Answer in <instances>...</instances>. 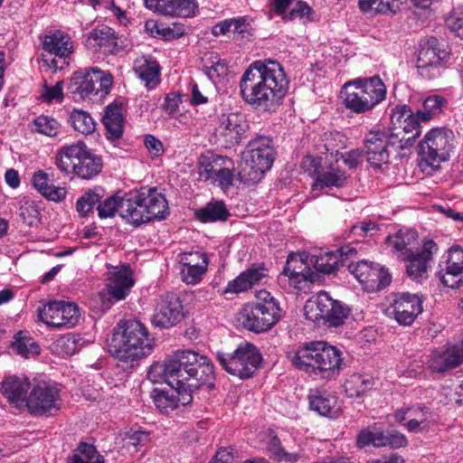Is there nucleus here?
I'll return each instance as SVG.
<instances>
[{
    "mask_svg": "<svg viewBox=\"0 0 463 463\" xmlns=\"http://www.w3.org/2000/svg\"><path fill=\"white\" fill-rule=\"evenodd\" d=\"M139 202L147 210L148 217L153 219H165L168 214V204L165 195L155 187H142L137 193Z\"/></svg>",
    "mask_w": 463,
    "mask_h": 463,
    "instance_id": "26",
    "label": "nucleus"
},
{
    "mask_svg": "<svg viewBox=\"0 0 463 463\" xmlns=\"http://www.w3.org/2000/svg\"><path fill=\"white\" fill-rule=\"evenodd\" d=\"M155 340L138 320L120 321L114 328L109 351L123 362H136L152 354Z\"/></svg>",
    "mask_w": 463,
    "mask_h": 463,
    "instance_id": "4",
    "label": "nucleus"
},
{
    "mask_svg": "<svg viewBox=\"0 0 463 463\" xmlns=\"http://www.w3.org/2000/svg\"><path fill=\"white\" fill-rule=\"evenodd\" d=\"M32 183L34 188L50 201L61 202L66 197V189L53 185L48 175L42 170L33 174Z\"/></svg>",
    "mask_w": 463,
    "mask_h": 463,
    "instance_id": "36",
    "label": "nucleus"
},
{
    "mask_svg": "<svg viewBox=\"0 0 463 463\" xmlns=\"http://www.w3.org/2000/svg\"><path fill=\"white\" fill-rule=\"evenodd\" d=\"M256 303L253 305L272 327L283 317V310L279 307V301L264 289L256 293Z\"/></svg>",
    "mask_w": 463,
    "mask_h": 463,
    "instance_id": "31",
    "label": "nucleus"
},
{
    "mask_svg": "<svg viewBox=\"0 0 463 463\" xmlns=\"http://www.w3.org/2000/svg\"><path fill=\"white\" fill-rule=\"evenodd\" d=\"M415 239L416 232L413 231L407 232H399L393 237H389L388 241L390 247L398 253V257L403 259L406 255L412 252L409 246Z\"/></svg>",
    "mask_w": 463,
    "mask_h": 463,
    "instance_id": "49",
    "label": "nucleus"
},
{
    "mask_svg": "<svg viewBox=\"0 0 463 463\" xmlns=\"http://www.w3.org/2000/svg\"><path fill=\"white\" fill-rule=\"evenodd\" d=\"M449 58L439 39L430 37L420 44L416 68L423 79L434 80L442 75Z\"/></svg>",
    "mask_w": 463,
    "mask_h": 463,
    "instance_id": "12",
    "label": "nucleus"
},
{
    "mask_svg": "<svg viewBox=\"0 0 463 463\" xmlns=\"http://www.w3.org/2000/svg\"><path fill=\"white\" fill-rule=\"evenodd\" d=\"M248 127V123L241 114L231 113L221 117L218 130L227 141L232 144H238L247 131Z\"/></svg>",
    "mask_w": 463,
    "mask_h": 463,
    "instance_id": "29",
    "label": "nucleus"
},
{
    "mask_svg": "<svg viewBox=\"0 0 463 463\" xmlns=\"http://www.w3.org/2000/svg\"><path fill=\"white\" fill-rule=\"evenodd\" d=\"M463 273V249L459 246H453L448 251L445 261V268L437 273L440 282L451 288H458L463 280L458 278Z\"/></svg>",
    "mask_w": 463,
    "mask_h": 463,
    "instance_id": "23",
    "label": "nucleus"
},
{
    "mask_svg": "<svg viewBox=\"0 0 463 463\" xmlns=\"http://www.w3.org/2000/svg\"><path fill=\"white\" fill-rule=\"evenodd\" d=\"M454 133L446 128L430 129L419 144L421 166L424 165L436 169L441 162L449 159L454 147Z\"/></svg>",
    "mask_w": 463,
    "mask_h": 463,
    "instance_id": "10",
    "label": "nucleus"
},
{
    "mask_svg": "<svg viewBox=\"0 0 463 463\" xmlns=\"http://www.w3.org/2000/svg\"><path fill=\"white\" fill-rule=\"evenodd\" d=\"M179 263L181 265L190 266H208V257L205 253L200 251L184 252L179 255Z\"/></svg>",
    "mask_w": 463,
    "mask_h": 463,
    "instance_id": "63",
    "label": "nucleus"
},
{
    "mask_svg": "<svg viewBox=\"0 0 463 463\" xmlns=\"http://www.w3.org/2000/svg\"><path fill=\"white\" fill-rule=\"evenodd\" d=\"M385 140H387V146L398 150L410 148L413 146V136H408L402 133L396 126L391 132H385Z\"/></svg>",
    "mask_w": 463,
    "mask_h": 463,
    "instance_id": "54",
    "label": "nucleus"
},
{
    "mask_svg": "<svg viewBox=\"0 0 463 463\" xmlns=\"http://www.w3.org/2000/svg\"><path fill=\"white\" fill-rule=\"evenodd\" d=\"M346 178L347 175L345 171L341 170L338 166L330 165L326 170L323 171L322 173H317L312 188L314 190L317 187H341L344 185Z\"/></svg>",
    "mask_w": 463,
    "mask_h": 463,
    "instance_id": "41",
    "label": "nucleus"
},
{
    "mask_svg": "<svg viewBox=\"0 0 463 463\" xmlns=\"http://www.w3.org/2000/svg\"><path fill=\"white\" fill-rule=\"evenodd\" d=\"M125 199L118 195L108 197L97 207L99 216L100 218H109L114 216L116 213H118L120 215L121 202L125 201Z\"/></svg>",
    "mask_w": 463,
    "mask_h": 463,
    "instance_id": "58",
    "label": "nucleus"
},
{
    "mask_svg": "<svg viewBox=\"0 0 463 463\" xmlns=\"http://www.w3.org/2000/svg\"><path fill=\"white\" fill-rule=\"evenodd\" d=\"M80 340L75 335H65L56 341V349L64 355H72L80 350Z\"/></svg>",
    "mask_w": 463,
    "mask_h": 463,
    "instance_id": "59",
    "label": "nucleus"
},
{
    "mask_svg": "<svg viewBox=\"0 0 463 463\" xmlns=\"http://www.w3.org/2000/svg\"><path fill=\"white\" fill-rule=\"evenodd\" d=\"M39 317L50 327H72L79 322L80 312L73 302L53 300L39 310Z\"/></svg>",
    "mask_w": 463,
    "mask_h": 463,
    "instance_id": "13",
    "label": "nucleus"
},
{
    "mask_svg": "<svg viewBox=\"0 0 463 463\" xmlns=\"http://www.w3.org/2000/svg\"><path fill=\"white\" fill-rule=\"evenodd\" d=\"M288 80L281 65L275 61H256L243 72L240 94L255 109L268 111L285 96Z\"/></svg>",
    "mask_w": 463,
    "mask_h": 463,
    "instance_id": "2",
    "label": "nucleus"
},
{
    "mask_svg": "<svg viewBox=\"0 0 463 463\" xmlns=\"http://www.w3.org/2000/svg\"><path fill=\"white\" fill-rule=\"evenodd\" d=\"M283 274L289 279H296L298 281L305 280L314 282L318 275L306 266L300 254L289 255L287 264L284 267Z\"/></svg>",
    "mask_w": 463,
    "mask_h": 463,
    "instance_id": "37",
    "label": "nucleus"
},
{
    "mask_svg": "<svg viewBox=\"0 0 463 463\" xmlns=\"http://www.w3.org/2000/svg\"><path fill=\"white\" fill-rule=\"evenodd\" d=\"M374 383V379L372 376L354 373L346 382L345 388L346 392H350V396L359 397L370 391Z\"/></svg>",
    "mask_w": 463,
    "mask_h": 463,
    "instance_id": "47",
    "label": "nucleus"
},
{
    "mask_svg": "<svg viewBox=\"0 0 463 463\" xmlns=\"http://www.w3.org/2000/svg\"><path fill=\"white\" fill-rule=\"evenodd\" d=\"M239 320L244 328L254 333L264 332L271 328L253 304L243 307Z\"/></svg>",
    "mask_w": 463,
    "mask_h": 463,
    "instance_id": "40",
    "label": "nucleus"
},
{
    "mask_svg": "<svg viewBox=\"0 0 463 463\" xmlns=\"http://www.w3.org/2000/svg\"><path fill=\"white\" fill-rule=\"evenodd\" d=\"M445 100L438 95L430 96L423 101V110H418L421 115V121L427 122L432 117L439 114L442 110Z\"/></svg>",
    "mask_w": 463,
    "mask_h": 463,
    "instance_id": "57",
    "label": "nucleus"
},
{
    "mask_svg": "<svg viewBox=\"0 0 463 463\" xmlns=\"http://www.w3.org/2000/svg\"><path fill=\"white\" fill-rule=\"evenodd\" d=\"M274 159L272 139L265 136L256 137L249 142L242 152L238 179L247 185L258 184L270 169Z\"/></svg>",
    "mask_w": 463,
    "mask_h": 463,
    "instance_id": "5",
    "label": "nucleus"
},
{
    "mask_svg": "<svg viewBox=\"0 0 463 463\" xmlns=\"http://www.w3.org/2000/svg\"><path fill=\"white\" fill-rule=\"evenodd\" d=\"M133 285L132 271L128 265L109 267L106 288L109 299H125Z\"/></svg>",
    "mask_w": 463,
    "mask_h": 463,
    "instance_id": "20",
    "label": "nucleus"
},
{
    "mask_svg": "<svg viewBox=\"0 0 463 463\" xmlns=\"http://www.w3.org/2000/svg\"><path fill=\"white\" fill-rule=\"evenodd\" d=\"M67 461L68 463H104L95 447L83 442L79 445L72 455L68 457Z\"/></svg>",
    "mask_w": 463,
    "mask_h": 463,
    "instance_id": "45",
    "label": "nucleus"
},
{
    "mask_svg": "<svg viewBox=\"0 0 463 463\" xmlns=\"http://www.w3.org/2000/svg\"><path fill=\"white\" fill-rule=\"evenodd\" d=\"M55 165L61 172L72 173L82 179L98 175L102 167L100 158L93 155L83 142L62 146L56 155Z\"/></svg>",
    "mask_w": 463,
    "mask_h": 463,
    "instance_id": "7",
    "label": "nucleus"
},
{
    "mask_svg": "<svg viewBox=\"0 0 463 463\" xmlns=\"http://www.w3.org/2000/svg\"><path fill=\"white\" fill-rule=\"evenodd\" d=\"M304 312L307 319L318 326L337 327L348 317L350 309L327 292L319 291L306 302Z\"/></svg>",
    "mask_w": 463,
    "mask_h": 463,
    "instance_id": "8",
    "label": "nucleus"
},
{
    "mask_svg": "<svg viewBox=\"0 0 463 463\" xmlns=\"http://www.w3.org/2000/svg\"><path fill=\"white\" fill-rule=\"evenodd\" d=\"M134 70L138 77L146 82V86L154 89L159 82V65L156 61L142 57L136 60Z\"/></svg>",
    "mask_w": 463,
    "mask_h": 463,
    "instance_id": "39",
    "label": "nucleus"
},
{
    "mask_svg": "<svg viewBox=\"0 0 463 463\" xmlns=\"http://www.w3.org/2000/svg\"><path fill=\"white\" fill-rule=\"evenodd\" d=\"M393 418L398 422L407 420L403 425L412 433L429 431L437 424L436 414L421 405L399 409L393 413Z\"/></svg>",
    "mask_w": 463,
    "mask_h": 463,
    "instance_id": "18",
    "label": "nucleus"
},
{
    "mask_svg": "<svg viewBox=\"0 0 463 463\" xmlns=\"http://www.w3.org/2000/svg\"><path fill=\"white\" fill-rule=\"evenodd\" d=\"M268 277L267 269L263 266H252L242 271L234 279L229 281L225 293L239 294L245 292Z\"/></svg>",
    "mask_w": 463,
    "mask_h": 463,
    "instance_id": "27",
    "label": "nucleus"
},
{
    "mask_svg": "<svg viewBox=\"0 0 463 463\" xmlns=\"http://www.w3.org/2000/svg\"><path fill=\"white\" fill-rule=\"evenodd\" d=\"M11 347L15 354L24 358L34 356L40 353L37 343L31 337L24 336L22 332L14 335Z\"/></svg>",
    "mask_w": 463,
    "mask_h": 463,
    "instance_id": "46",
    "label": "nucleus"
},
{
    "mask_svg": "<svg viewBox=\"0 0 463 463\" xmlns=\"http://www.w3.org/2000/svg\"><path fill=\"white\" fill-rule=\"evenodd\" d=\"M228 167H233V162L230 157L212 155L200 159L198 173L205 181L211 182L224 169L228 170Z\"/></svg>",
    "mask_w": 463,
    "mask_h": 463,
    "instance_id": "34",
    "label": "nucleus"
},
{
    "mask_svg": "<svg viewBox=\"0 0 463 463\" xmlns=\"http://www.w3.org/2000/svg\"><path fill=\"white\" fill-rule=\"evenodd\" d=\"M437 250V244L430 240L424 242L420 250L412 251L406 255L402 260L406 262L407 275L412 279L426 278L430 262Z\"/></svg>",
    "mask_w": 463,
    "mask_h": 463,
    "instance_id": "21",
    "label": "nucleus"
},
{
    "mask_svg": "<svg viewBox=\"0 0 463 463\" xmlns=\"http://www.w3.org/2000/svg\"><path fill=\"white\" fill-rule=\"evenodd\" d=\"M25 406L33 415H51L60 410V391L45 383L32 388Z\"/></svg>",
    "mask_w": 463,
    "mask_h": 463,
    "instance_id": "15",
    "label": "nucleus"
},
{
    "mask_svg": "<svg viewBox=\"0 0 463 463\" xmlns=\"http://www.w3.org/2000/svg\"><path fill=\"white\" fill-rule=\"evenodd\" d=\"M310 261L317 271L329 274L334 272L341 265L338 255L335 252H325L318 256L313 255Z\"/></svg>",
    "mask_w": 463,
    "mask_h": 463,
    "instance_id": "48",
    "label": "nucleus"
},
{
    "mask_svg": "<svg viewBox=\"0 0 463 463\" xmlns=\"http://www.w3.org/2000/svg\"><path fill=\"white\" fill-rule=\"evenodd\" d=\"M35 131L47 137H56L61 124L53 118L41 115L33 120Z\"/></svg>",
    "mask_w": 463,
    "mask_h": 463,
    "instance_id": "56",
    "label": "nucleus"
},
{
    "mask_svg": "<svg viewBox=\"0 0 463 463\" xmlns=\"http://www.w3.org/2000/svg\"><path fill=\"white\" fill-rule=\"evenodd\" d=\"M126 444L128 448L134 449L135 452L140 450L142 447H146L150 441V433L142 430H131L125 434Z\"/></svg>",
    "mask_w": 463,
    "mask_h": 463,
    "instance_id": "61",
    "label": "nucleus"
},
{
    "mask_svg": "<svg viewBox=\"0 0 463 463\" xmlns=\"http://www.w3.org/2000/svg\"><path fill=\"white\" fill-rule=\"evenodd\" d=\"M346 137L340 132L325 133L318 145L319 153L330 156L337 163L341 150L346 147Z\"/></svg>",
    "mask_w": 463,
    "mask_h": 463,
    "instance_id": "38",
    "label": "nucleus"
},
{
    "mask_svg": "<svg viewBox=\"0 0 463 463\" xmlns=\"http://www.w3.org/2000/svg\"><path fill=\"white\" fill-rule=\"evenodd\" d=\"M146 211L143 203L139 202L137 194H135L121 202L120 217L135 226H138L150 222Z\"/></svg>",
    "mask_w": 463,
    "mask_h": 463,
    "instance_id": "35",
    "label": "nucleus"
},
{
    "mask_svg": "<svg viewBox=\"0 0 463 463\" xmlns=\"http://www.w3.org/2000/svg\"><path fill=\"white\" fill-rule=\"evenodd\" d=\"M182 269L180 270L181 279L182 280L189 285H194L199 283L203 276L206 273L208 266H190L187 265H181Z\"/></svg>",
    "mask_w": 463,
    "mask_h": 463,
    "instance_id": "60",
    "label": "nucleus"
},
{
    "mask_svg": "<svg viewBox=\"0 0 463 463\" xmlns=\"http://www.w3.org/2000/svg\"><path fill=\"white\" fill-rule=\"evenodd\" d=\"M266 451L270 458L277 461H286L288 463L298 462L302 456L298 453H288L281 446L279 439L275 435H270L266 444Z\"/></svg>",
    "mask_w": 463,
    "mask_h": 463,
    "instance_id": "43",
    "label": "nucleus"
},
{
    "mask_svg": "<svg viewBox=\"0 0 463 463\" xmlns=\"http://www.w3.org/2000/svg\"><path fill=\"white\" fill-rule=\"evenodd\" d=\"M386 86L379 76L345 82L341 90L345 107L361 114L372 110L386 98Z\"/></svg>",
    "mask_w": 463,
    "mask_h": 463,
    "instance_id": "6",
    "label": "nucleus"
},
{
    "mask_svg": "<svg viewBox=\"0 0 463 463\" xmlns=\"http://www.w3.org/2000/svg\"><path fill=\"white\" fill-rule=\"evenodd\" d=\"M421 312V299L418 295L409 292L395 295L390 307V313L393 316V318L403 326L411 325Z\"/></svg>",
    "mask_w": 463,
    "mask_h": 463,
    "instance_id": "19",
    "label": "nucleus"
},
{
    "mask_svg": "<svg viewBox=\"0 0 463 463\" xmlns=\"http://www.w3.org/2000/svg\"><path fill=\"white\" fill-rule=\"evenodd\" d=\"M146 8L165 16L190 17L194 15L197 2H145Z\"/></svg>",
    "mask_w": 463,
    "mask_h": 463,
    "instance_id": "30",
    "label": "nucleus"
},
{
    "mask_svg": "<svg viewBox=\"0 0 463 463\" xmlns=\"http://www.w3.org/2000/svg\"><path fill=\"white\" fill-rule=\"evenodd\" d=\"M70 121L73 128L83 135H90L95 130V121L86 111L74 109L71 113Z\"/></svg>",
    "mask_w": 463,
    "mask_h": 463,
    "instance_id": "52",
    "label": "nucleus"
},
{
    "mask_svg": "<svg viewBox=\"0 0 463 463\" xmlns=\"http://www.w3.org/2000/svg\"><path fill=\"white\" fill-rule=\"evenodd\" d=\"M383 432L376 425L360 430L356 438V445L364 449L369 445L384 447Z\"/></svg>",
    "mask_w": 463,
    "mask_h": 463,
    "instance_id": "50",
    "label": "nucleus"
},
{
    "mask_svg": "<svg viewBox=\"0 0 463 463\" xmlns=\"http://www.w3.org/2000/svg\"><path fill=\"white\" fill-rule=\"evenodd\" d=\"M391 121L393 126L402 130L408 136H413V142L420 135L421 115L419 111L413 113L406 105L396 106L391 114Z\"/></svg>",
    "mask_w": 463,
    "mask_h": 463,
    "instance_id": "25",
    "label": "nucleus"
},
{
    "mask_svg": "<svg viewBox=\"0 0 463 463\" xmlns=\"http://www.w3.org/2000/svg\"><path fill=\"white\" fill-rule=\"evenodd\" d=\"M347 269L368 292L380 291L392 280L388 270L376 263L362 260L347 264Z\"/></svg>",
    "mask_w": 463,
    "mask_h": 463,
    "instance_id": "14",
    "label": "nucleus"
},
{
    "mask_svg": "<svg viewBox=\"0 0 463 463\" xmlns=\"http://www.w3.org/2000/svg\"><path fill=\"white\" fill-rule=\"evenodd\" d=\"M203 70L206 75L214 80L227 74L228 67L224 60H222L215 53L206 54L203 58Z\"/></svg>",
    "mask_w": 463,
    "mask_h": 463,
    "instance_id": "51",
    "label": "nucleus"
},
{
    "mask_svg": "<svg viewBox=\"0 0 463 463\" xmlns=\"http://www.w3.org/2000/svg\"><path fill=\"white\" fill-rule=\"evenodd\" d=\"M154 402L162 412H167L169 410H175L178 407L175 396L164 391L155 393Z\"/></svg>",
    "mask_w": 463,
    "mask_h": 463,
    "instance_id": "62",
    "label": "nucleus"
},
{
    "mask_svg": "<svg viewBox=\"0 0 463 463\" xmlns=\"http://www.w3.org/2000/svg\"><path fill=\"white\" fill-rule=\"evenodd\" d=\"M364 154L366 161L375 169L388 165L390 153L385 140V132L371 131L364 139Z\"/></svg>",
    "mask_w": 463,
    "mask_h": 463,
    "instance_id": "22",
    "label": "nucleus"
},
{
    "mask_svg": "<svg viewBox=\"0 0 463 463\" xmlns=\"http://www.w3.org/2000/svg\"><path fill=\"white\" fill-rule=\"evenodd\" d=\"M112 85L113 76L109 71L92 67L75 71L68 90L83 99L91 97L104 98L110 92Z\"/></svg>",
    "mask_w": 463,
    "mask_h": 463,
    "instance_id": "9",
    "label": "nucleus"
},
{
    "mask_svg": "<svg viewBox=\"0 0 463 463\" xmlns=\"http://www.w3.org/2000/svg\"><path fill=\"white\" fill-rule=\"evenodd\" d=\"M308 399L310 409L322 416L333 418L339 411L337 397L329 392L314 390Z\"/></svg>",
    "mask_w": 463,
    "mask_h": 463,
    "instance_id": "33",
    "label": "nucleus"
},
{
    "mask_svg": "<svg viewBox=\"0 0 463 463\" xmlns=\"http://www.w3.org/2000/svg\"><path fill=\"white\" fill-rule=\"evenodd\" d=\"M176 392L178 406H186L193 401L192 393L203 385H212L214 367L210 359L192 350H178L163 364L151 365L147 372L150 381L158 382L157 376Z\"/></svg>",
    "mask_w": 463,
    "mask_h": 463,
    "instance_id": "1",
    "label": "nucleus"
},
{
    "mask_svg": "<svg viewBox=\"0 0 463 463\" xmlns=\"http://www.w3.org/2000/svg\"><path fill=\"white\" fill-rule=\"evenodd\" d=\"M43 49L48 54L54 55L53 58H48L43 55V61L50 69H61L64 64L69 62L66 61L72 52V42L68 34L56 31L52 33L46 34L42 40Z\"/></svg>",
    "mask_w": 463,
    "mask_h": 463,
    "instance_id": "17",
    "label": "nucleus"
},
{
    "mask_svg": "<svg viewBox=\"0 0 463 463\" xmlns=\"http://www.w3.org/2000/svg\"><path fill=\"white\" fill-rule=\"evenodd\" d=\"M30 388L31 383L27 376L13 374L3 379L0 392L11 404L20 407L25 405Z\"/></svg>",
    "mask_w": 463,
    "mask_h": 463,
    "instance_id": "24",
    "label": "nucleus"
},
{
    "mask_svg": "<svg viewBox=\"0 0 463 463\" xmlns=\"http://www.w3.org/2000/svg\"><path fill=\"white\" fill-rule=\"evenodd\" d=\"M447 28L454 33L458 37L463 39V11L454 12L445 20Z\"/></svg>",
    "mask_w": 463,
    "mask_h": 463,
    "instance_id": "64",
    "label": "nucleus"
},
{
    "mask_svg": "<svg viewBox=\"0 0 463 463\" xmlns=\"http://www.w3.org/2000/svg\"><path fill=\"white\" fill-rule=\"evenodd\" d=\"M217 358L222 368L241 379L250 378L261 362V355L255 345H240L232 354L218 353Z\"/></svg>",
    "mask_w": 463,
    "mask_h": 463,
    "instance_id": "11",
    "label": "nucleus"
},
{
    "mask_svg": "<svg viewBox=\"0 0 463 463\" xmlns=\"http://www.w3.org/2000/svg\"><path fill=\"white\" fill-rule=\"evenodd\" d=\"M102 123L106 129L105 136L108 140L115 143L121 139L125 126L121 104L111 103L108 105L102 117Z\"/></svg>",
    "mask_w": 463,
    "mask_h": 463,
    "instance_id": "28",
    "label": "nucleus"
},
{
    "mask_svg": "<svg viewBox=\"0 0 463 463\" xmlns=\"http://www.w3.org/2000/svg\"><path fill=\"white\" fill-rule=\"evenodd\" d=\"M184 317L183 305L174 293H165L157 299L151 323L154 326L164 329L178 324Z\"/></svg>",
    "mask_w": 463,
    "mask_h": 463,
    "instance_id": "16",
    "label": "nucleus"
},
{
    "mask_svg": "<svg viewBox=\"0 0 463 463\" xmlns=\"http://www.w3.org/2000/svg\"><path fill=\"white\" fill-rule=\"evenodd\" d=\"M103 197L101 188H94L81 195L76 203V210L81 216H86Z\"/></svg>",
    "mask_w": 463,
    "mask_h": 463,
    "instance_id": "53",
    "label": "nucleus"
},
{
    "mask_svg": "<svg viewBox=\"0 0 463 463\" xmlns=\"http://www.w3.org/2000/svg\"><path fill=\"white\" fill-rule=\"evenodd\" d=\"M85 45L90 49L99 48L105 52H113L118 46L115 31L107 25L95 28L86 35Z\"/></svg>",
    "mask_w": 463,
    "mask_h": 463,
    "instance_id": "32",
    "label": "nucleus"
},
{
    "mask_svg": "<svg viewBox=\"0 0 463 463\" xmlns=\"http://www.w3.org/2000/svg\"><path fill=\"white\" fill-rule=\"evenodd\" d=\"M197 218L203 222L225 221L229 216V211L221 201L208 203L196 213Z\"/></svg>",
    "mask_w": 463,
    "mask_h": 463,
    "instance_id": "42",
    "label": "nucleus"
},
{
    "mask_svg": "<svg viewBox=\"0 0 463 463\" xmlns=\"http://www.w3.org/2000/svg\"><path fill=\"white\" fill-rule=\"evenodd\" d=\"M290 3L291 2H275L273 7L274 13L279 15H283V19L285 20H292L296 17L311 19L312 9L306 2H298L297 6L293 7L288 14H285Z\"/></svg>",
    "mask_w": 463,
    "mask_h": 463,
    "instance_id": "44",
    "label": "nucleus"
},
{
    "mask_svg": "<svg viewBox=\"0 0 463 463\" xmlns=\"http://www.w3.org/2000/svg\"><path fill=\"white\" fill-rule=\"evenodd\" d=\"M288 358L298 370L323 379L338 375L343 364L342 352L323 341L305 343L288 352Z\"/></svg>",
    "mask_w": 463,
    "mask_h": 463,
    "instance_id": "3",
    "label": "nucleus"
},
{
    "mask_svg": "<svg viewBox=\"0 0 463 463\" xmlns=\"http://www.w3.org/2000/svg\"><path fill=\"white\" fill-rule=\"evenodd\" d=\"M19 216L29 226L35 224L40 219V212L35 202L29 198L20 200Z\"/></svg>",
    "mask_w": 463,
    "mask_h": 463,
    "instance_id": "55",
    "label": "nucleus"
}]
</instances>
